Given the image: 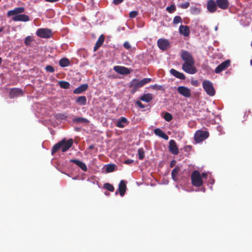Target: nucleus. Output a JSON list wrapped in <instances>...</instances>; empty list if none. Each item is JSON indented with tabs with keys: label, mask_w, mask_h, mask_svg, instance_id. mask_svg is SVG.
<instances>
[{
	"label": "nucleus",
	"mask_w": 252,
	"mask_h": 252,
	"mask_svg": "<svg viewBox=\"0 0 252 252\" xmlns=\"http://www.w3.org/2000/svg\"><path fill=\"white\" fill-rule=\"evenodd\" d=\"M189 2L187 1L184 3L180 4L179 7L183 9H186L189 7Z\"/></svg>",
	"instance_id": "43"
},
{
	"label": "nucleus",
	"mask_w": 252,
	"mask_h": 252,
	"mask_svg": "<svg viewBox=\"0 0 252 252\" xmlns=\"http://www.w3.org/2000/svg\"><path fill=\"white\" fill-rule=\"evenodd\" d=\"M2 62V59L1 58H0V63H1Z\"/></svg>",
	"instance_id": "54"
},
{
	"label": "nucleus",
	"mask_w": 252,
	"mask_h": 252,
	"mask_svg": "<svg viewBox=\"0 0 252 252\" xmlns=\"http://www.w3.org/2000/svg\"><path fill=\"white\" fill-rule=\"evenodd\" d=\"M69 60L67 58H63L59 61V65L61 67H66L69 65Z\"/></svg>",
	"instance_id": "30"
},
{
	"label": "nucleus",
	"mask_w": 252,
	"mask_h": 252,
	"mask_svg": "<svg viewBox=\"0 0 252 252\" xmlns=\"http://www.w3.org/2000/svg\"><path fill=\"white\" fill-rule=\"evenodd\" d=\"M115 165L113 164H109L107 165L106 167V172L107 173L111 172L114 171Z\"/></svg>",
	"instance_id": "33"
},
{
	"label": "nucleus",
	"mask_w": 252,
	"mask_h": 252,
	"mask_svg": "<svg viewBox=\"0 0 252 252\" xmlns=\"http://www.w3.org/2000/svg\"><path fill=\"white\" fill-rule=\"evenodd\" d=\"M115 194H118V191H117L115 192Z\"/></svg>",
	"instance_id": "56"
},
{
	"label": "nucleus",
	"mask_w": 252,
	"mask_h": 252,
	"mask_svg": "<svg viewBox=\"0 0 252 252\" xmlns=\"http://www.w3.org/2000/svg\"><path fill=\"white\" fill-rule=\"evenodd\" d=\"M201 176L202 179V178H207V174L206 173H202V174L201 175Z\"/></svg>",
	"instance_id": "50"
},
{
	"label": "nucleus",
	"mask_w": 252,
	"mask_h": 252,
	"mask_svg": "<svg viewBox=\"0 0 252 252\" xmlns=\"http://www.w3.org/2000/svg\"><path fill=\"white\" fill-rule=\"evenodd\" d=\"M36 34L41 38H48L52 36L51 30L47 29H39L36 31Z\"/></svg>",
	"instance_id": "7"
},
{
	"label": "nucleus",
	"mask_w": 252,
	"mask_h": 252,
	"mask_svg": "<svg viewBox=\"0 0 252 252\" xmlns=\"http://www.w3.org/2000/svg\"><path fill=\"white\" fill-rule=\"evenodd\" d=\"M195 62L184 63L182 65V69L186 73L193 74L197 72V69L194 66Z\"/></svg>",
	"instance_id": "4"
},
{
	"label": "nucleus",
	"mask_w": 252,
	"mask_h": 252,
	"mask_svg": "<svg viewBox=\"0 0 252 252\" xmlns=\"http://www.w3.org/2000/svg\"><path fill=\"white\" fill-rule=\"evenodd\" d=\"M104 188L110 191H114V187L113 186L109 183H105L103 185Z\"/></svg>",
	"instance_id": "35"
},
{
	"label": "nucleus",
	"mask_w": 252,
	"mask_h": 252,
	"mask_svg": "<svg viewBox=\"0 0 252 252\" xmlns=\"http://www.w3.org/2000/svg\"><path fill=\"white\" fill-rule=\"evenodd\" d=\"M250 63H251V65H252V59L251 60Z\"/></svg>",
	"instance_id": "55"
},
{
	"label": "nucleus",
	"mask_w": 252,
	"mask_h": 252,
	"mask_svg": "<svg viewBox=\"0 0 252 252\" xmlns=\"http://www.w3.org/2000/svg\"><path fill=\"white\" fill-rule=\"evenodd\" d=\"M150 88L153 90H157V91H158V90H163V88L162 86H160V85H158L157 84H155V85H151L150 86Z\"/></svg>",
	"instance_id": "38"
},
{
	"label": "nucleus",
	"mask_w": 252,
	"mask_h": 252,
	"mask_svg": "<svg viewBox=\"0 0 252 252\" xmlns=\"http://www.w3.org/2000/svg\"><path fill=\"white\" fill-rule=\"evenodd\" d=\"M70 162L75 163L76 165L79 167L83 171H87V167L86 164L78 159H71Z\"/></svg>",
	"instance_id": "20"
},
{
	"label": "nucleus",
	"mask_w": 252,
	"mask_h": 252,
	"mask_svg": "<svg viewBox=\"0 0 252 252\" xmlns=\"http://www.w3.org/2000/svg\"><path fill=\"white\" fill-rule=\"evenodd\" d=\"M47 2H57V1H58L59 0H45Z\"/></svg>",
	"instance_id": "51"
},
{
	"label": "nucleus",
	"mask_w": 252,
	"mask_h": 252,
	"mask_svg": "<svg viewBox=\"0 0 252 252\" xmlns=\"http://www.w3.org/2000/svg\"><path fill=\"white\" fill-rule=\"evenodd\" d=\"M88 85L87 84H82L79 87H77L73 91V93L74 94H81L85 91H86L88 88Z\"/></svg>",
	"instance_id": "24"
},
{
	"label": "nucleus",
	"mask_w": 252,
	"mask_h": 252,
	"mask_svg": "<svg viewBox=\"0 0 252 252\" xmlns=\"http://www.w3.org/2000/svg\"><path fill=\"white\" fill-rule=\"evenodd\" d=\"M138 158L142 160L144 158L145 153L143 148H139L138 150Z\"/></svg>",
	"instance_id": "36"
},
{
	"label": "nucleus",
	"mask_w": 252,
	"mask_h": 252,
	"mask_svg": "<svg viewBox=\"0 0 252 252\" xmlns=\"http://www.w3.org/2000/svg\"><path fill=\"white\" fill-rule=\"evenodd\" d=\"M114 70L117 73L123 74L127 75L130 73L129 69L126 67L116 65L114 67Z\"/></svg>",
	"instance_id": "15"
},
{
	"label": "nucleus",
	"mask_w": 252,
	"mask_h": 252,
	"mask_svg": "<svg viewBox=\"0 0 252 252\" xmlns=\"http://www.w3.org/2000/svg\"><path fill=\"white\" fill-rule=\"evenodd\" d=\"M129 122L127 119L125 117H122L117 120L116 126L119 128H124L127 126Z\"/></svg>",
	"instance_id": "16"
},
{
	"label": "nucleus",
	"mask_w": 252,
	"mask_h": 252,
	"mask_svg": "<svg viewBox=\"0 0 252 252\" xmlns=\"http://www.w3.org/2000/svg\"><path fill=\"white\" fill-rule=\"evenodd\" d=\"M151 81H152L151 78H144V79L140 80V82L141 83L142 86H143L145 84L150 82Z\"/></svg>",
	"instance_id": "42"
},
{
	"label": "nucleus",
	"mask_w": 252,
	"mask_h": 252,
	"mask_svg": "<svg viewBox=\"0 0 252 252\" xmlns=\"http://www.w3.org/2000/svg\"><path fill=\"white\" fill-rule=\"evenodd\" d=\"M72 122L76 124H88L89 121L85 118L78 117L72 119Z\"/></svg>",
	"instance_id": "28"
},
{
	"label": "nucleus",
	"mask_w": 252,
	"mask_h": 252,
	"mask_svg": "<svg viewBox=\"0 0 252 252\" xmlns=\"http://www.w3.org/2000/svg\"><path fill=\"white\" fill-rule=\"evenodd\" d=\"M126 186L124 180H121L119 185L118 191L121 196H123L126 192Z\"/></svg>",
	"instance_id": "19"
},
{
	"label": "nucleus",
	"mask_w": 252,
	"mask_h": 252,
	"mask_svg": "<svg viewBox=\"0 0 252 252\" xmlns=\"http://www.w3.org/2000/svg\"><path fill=\"white\" fill-rule=\"evenodd\" d=\"M173 118L172 115L166 112L164 116V119L167 121V122H170L172 120Z\"/></svg>",
	"instance_id": "37"
},
{
	"label": "nucleus",
	"mask_w": 252,
	"mask_h": 252,
	"mask_svg": "<svg viewBox=\"0 0 252 252\" xmlns=\"http://www.w3.org/2000/svg\"><path fill=\"white\" fill-rule=\"evenodd\" d=\"M45 69L47 72H49L50 73H53L55 71L54 68L52 65H47L45 67Z\"/></svg>",
	"instance_id": "41"
},
{
	"label": "nucleus",
	"mask_w": 252,
	"mask_h": 252,
	"mask_svg": "<svg viewBox=\"0 0 252 252\" xmlns=\"http://www.w3.org/2000/svg\"><path fill=\"white\" fill-rule=\"evenodd\" d=\"M217 6L223 10H225L228 8L229 5V3L228 0H216Z\"/></svg>",
	"instance_id": "17"
},
{
	"label": "nucleus",
	"mask_w": 252,
	"mask_h": 252,
	"mask_svg": "<svg viewBox=\"0 0 252 252\" xmlns=\"http://www.w3.org/2000/svg\"><path fill=\"white\" fill-rule=\"evenodd\" d=\"M23 95L24 92L22 90L17 88L11 89L9 92V97L10 98L22 96Z\"/></svg>",
	"instance_id": "10"
},
{
	"label": "nucleus",
	"mask_w": 252,
	"mask_h": 252,
	"mask_svg": "<svg viewBox=\"0 0 252 252\" xmlns=\"http://www.w3.org/2000/svg\"><path fill=\"white\" fill-rule=\"evenodd\" d=\"M181 58L184 63H191L195 62L191 54L189 51L186 50H182Z\"/></svg>",
	"instance_id": "8"
},
{
	"label": "nucleus",
	"mask_w": 252,
	"mask_h": 252,
	"mask_svg": "<svg viewBox=\"0 0 252 252\" xmlns=\"http://www.w3.org/2000/svg\"><path fill=\"white\" fill-rule=\"evenodd\" d=\"M32 41L33 39L32 37L31 36H28L25 38L24 43L27 46H29L31 45Z\"/></svg>",
	"instance_id": "34"
},
{
	"label": "nucleus",
	"mask_w": 252,
	"mask_h": 252,
	"mask_svg": "<svg viewBox=\"0 0 252 252\" xmlns=\"http://www.w3.org/2000/svg\"><path fill=\"white\" fill-rule=\"evenodd\" d=\"M4 27H0V32H2L3 30H4Z\"/></svg>",
	"instance_id": "53"
},
{
	"label": "nucleus",
	"mask_w": 252,
	"mask_h": 252,
	"mask_svg": "<svg viewBox=\"0 0 252 252\" xmlns=\"http://www.w3.org/2000/svg\"><path fill=\"white\" fill-rule=\"evenodd\" d=\"M76 102L80 105H84L86 104L87 98L85 96H79L76 100Z\"/></svg>",
	"instance_id": "29"
},
{
	"label": "nucleus",
	"mask_w": 252,
	"mask_h": 252,
	"mask_svg": "<svg viewBox=\"0 0 252 252\" xmlns=\"http://www.w3.org/2000/svg\"><path fill=\"white\" fill-rule=\"evenodd\" d=\"M136 105H137L140 108H144L145 105L143 104L141 101L138 100L135 103Z\"/></svg>",
	"instance_id": "46"
},
{
	"label": "nucleus",
	"mask_w": 252,
	"mask_h": 252,
	"mask_svg": "<svg viewBox=\"0 0 252 252\" xmlns=\"http://www.w3.org/2000/svg\"><path fill=\"white\" fill-rule=\"evenodd\" d=\"M191 183L193 186L196 187H201L203 183L201 174L198 170H194L191 175Z\"/></svg>",
	"instance_id": "3"
},
{
	"label": "nucleus",
	"mask_w": 252,
	"mask_h": 252,
	"mask_svg": "<svg viewBox=\"0 0 252 252\" xmlns=\"http://www.w3.org/2000/svg\"><path fill=\"white\" fill-rule=\"evenodd\" d=\"M170 73L176 77V78L181 79L185 80L186 78L185 75L182 72H179L175 69L172 68L170 70Z\"/></svg>",
	"instance_id": "23"
},
{
	"label": "nucleus",
	"mask_w": 252,
	"mask_h": 252,
	"mask_svg": "<svg viewBox=\"0 0 252 252\" xmlns=\"http://www.w3.org/2000/svg\"><path fill=\"white\" fill-rule=\"evenodd\" d=\"M251 46H252V42H251Z\"/></svg>",
	"instance_id": "57"
},
{
	"label": "nucleus",
	"mask_w": 252,
	"mask_h": 252,
	"mask_svg": "<svg viewBox=\"0 0 252 252\" xmlns=\"http://www.w3.org/2000/svg\"><path fill=\"white\" fill-rule=\"evenodd\" d=\"M133 162V159H128L126 160L125 161L124 163L126 164H129L132 163Z\"/></svg>",
	"instance_id": "48"
},
{
	"label": "nucleus",
	"mask_w": 252,
	"mask_h": 252,
	"mask_svg": "<svg viewBox=\"0 0 252 252\" xmlns=\"http://www.w3.org/2000/svg\"><path fill=\"white\" fill-rule=\"evenodd\" d=\"M123 45L126 49L129 50L131 48V45L128 41L125 42Z\"/></svg>",
	"instance_id": "45"
},
{
	"label": "nucleus",
	"mask_w": 252,
	"mask_h": 252,
	"mask_svg": "<svg viewBox=\"0 0 252 252\" xmlns=\"http://www.w3.org/2000/svg\"><path fill=\"white\" fill-rule=\"evenodd\" d=\"M180 171V168L179 166H176L172 171L171 172V177L172 179L175 181H177L178 180V175L179 174V171Z\"/></svg>",
	"instance_id": "26"
},
{
	"label": "nucleus",
	"mask_w": 252,
	"mask_h": 252,
	"mask_svg": "<svg viewBox=\"0 0 252 252\" xmlns=\"http://www.w3.org/2000/svg\"><path fill=\"white\" fill-rule=\"evenodd\" d=\"M230 64V61L229 60H226L224 62L219 64L215 70L216 73H220L221 71L226 69Z\"/></svg>",
	"instance_id": "11"
},
{
	"label": "nucleus",
	"mask_w": 252,
	"mask_h": 252,
	"mask_svg": "<svg viewBox=\"0 0 252 252\" xmlns=\"http://www.w3.org/2000/svg\"><path fill=\"white\" fill-rule=\"evenodd\" d=\"M130 86V87L133 88L132 90V92H135L137 89L143 87L140 81H139L138 80L136 79H133L131 81Z\"/></svg>",
	"instance_id": "18"
},
{
	"label": "nucleus",
	"mask_w": 252,
	"mask_h": 252,
	"mask_svg": "<svg viewBox=\"0 0 252 252\" xmlns=\"http://www.w3.org/2000/svg\"><path fill=\"white\" fill-rule=\"evenodd\" d=\"M124 0H113V2L115 5H118L120 3H121L122 2H123Z\"/></svg>",
	"instance_id": "47"
},
{
	"label": "nucleus",
	"mask_w": 252,
	"mask_h": 252,
	"mask_svg": "<svg viewBox=\"0 0 252 252\" xmlns=\"http://www.w3.org/2000/svg\"><path fill=\"white\" fill-rule=\"evenodd\" d=\"M58 84L61 88L65 89H69L70 86L68 82L65 81H59Z\"/></svg>",
	"instance_id": "31"
},
{
	"label": "nucleus",
	"mask_w": 252,
	"mask_h": 252,
	"mask_svg": "<svg viewBox=\"0 0 252 252\" xmlns=\"http://www.w3.org/2000/svg\"><path fill=\"white\" fill-rule=\"evenodd\" d=\"M94 146L93 145H90L89 147V150H93L94 149Z\"/></svg>",
	"instance_id": "52"
},
{
	"label": "nucleus",
	"mask_w": 252,
	"mask_h": 252,
	"mask_svg": "<svg viewBox=\"0 0 252 252\" xmlns=\"http://www.w3.org/2000/svg\"><path fill=\"white\" fill-rule=\"evenodd\" d=\"M182 21V18L180 16H176L173 19V23L174 24H177L178 23H181Z\"/></svg>",
	"instance_id": "39"
},
{
	"label": "nucleus",
	"mask_w": 252,
	"mask_h": 252,
	"mask_svg": "<svg viewBox=\"0 0 252 252\" xmlns=\"http://www.w3.org/2000/svg\"><path fill=\"white\" fill-rule=\"evenodd\" d=\"M154 132L156 135L163 138L164 140H167L169 138L168 136L159 128L155 129Z\"/></svg>",
	"instance_id": "22"
},
{
	"label": "nucleus",
	"mask_w": 252,
	"mask_h": 252,
	"mask_svg": "<svg viewBox=\"0 0 252 252\" xmlns=\"http://www.w3.org/2000/svg\"><path fill=\"white\" fill-rule=\"evenodd\" d=\"M153 94H152L148 93L144 94L140 97V99L141 100L146 102H149L153 99Z\"/></svg>",
	"instance_id": "27"
},
{
	"label": "nucleus",
	"mask_w": 252,
	"mask_h": 252,
	"mask_svg": "<svg viewBox=\"0 0 252 252\" xmlns=\"http://www.w3.org/2000/svg\"><path fill=\"white\" fill-rule=\"evenodd\" d=\"M105 36L103 34H101L97 40L94 47V51L95 52L102 45L104 42Z\"/></svg>",
	"instance_id": "25"
},
{
	"label": "nucleus",
	"mask_w": 252,
	"mask_h": 252,
	"mask_svg": "<svg viewBox=\"0 0 252 252\" xmlns=\"http://www.w3.org/2000/svg\"><path fill=\"white\" fill-rule=\"evenodd\" d=\"M207 10L210 13H214L217 10V4L216 1L214 0H209L208 1L207 3Z\"/></svg>",
	"instance_id": "14"
},
{
	"label": "nucleus",
	"mask_w": 252,
	"mask_h": 252,
	"mask_svg": "<svg viewBox=\"0 0 252 252\" xmlns=\"http://www.w3.org/2000/svg\"><path fill=\"white\" fill-rule=\"evenodd\" d=\"M202 86L206 92L210 96H213L215 94V90L213 87L212 83L209 80H205L202 83Z\"/></svg>",
	"instance_id": "5"
},
{
	"label": "nucleus",
	"mask_w": 252,
	"mask_h": 252,
	"mask_svg": "<svg viewBox=\"0 0 252 252\" xmlns=\"http://www.w3.org/2000/svg\"><path fill=\"white\" fill-rule=\"evenodd\" d=\"M157 44L159 48L163 51L166 50L170 47V42L166 39L160 38L158 39Z\"/></svg>",
	"instance_id": "9"
},
{
	"label": "nucleus",
	"mask_w": 252,
	"mask_h": 252,
	"mask_svg": "<svg viewBox=\"0 0 252 252\" xmlns=\"http://www.w3.org/2000/svg\"><path fill=\"white\" fill-rule=\"evenodd\" d=\"M166 9V10L170 13H173L174 11L176 10L175 6L173 4H172L169 6H167Z\"/></svg>",
	"instance_id": "40"
},
{
	"label": "nucleus",
	"mask_w": 252,
	"mask_h": 252,
	"mask_svg": "<svg viewBox=\"0 0 252 252\" xmlns=\"http://www.w3.org/2000/svg\"><path fill=\"white\" fill-rule=\"evenodd\" d=\"M178 93L186 97H189L191 95V90L185 86H179L177 88Z\"/></svg>",
	"instance_id": "12"
},
{
	"label": "nucleus",
	"mask_w": 252,
	"mask_h": 252,
	"mask_svg": "<svg viewBox=\"0 0 252 252\" xmlns=\"http://www.w3.org/2000/svg\"><path fill=\"white\" fill-rule=\"evenodd\" d=\"M190 11L192 14H198L201 12V8L196 6L191 7Z\"/></svg>",
	"instance_id": "32"
},
{
	"label": "nucleus",
	"mask_w": 252,
	"mask_h": 252,
	"mask_svg": "<svg viewBox=\"0 0 252 252\" xmlns=\"http://www.w3.org/2000/svg\"><path fill=\"white\" fill-rule=\"evenodd\" d=\"M169 144V151L175 155H178L179 150L175 141L174 140H170Z\"/></svg>",
	"instance_id": "13"
},
{
	"label": "nucleus",
	"mask_w": 252,
	"mask_h": 252,
	"mask_svg": "<svg viewBox=\"0 0 252 252\" xmlns=\"http://www.w3.org/2000/svg\"><path fill=\"white\" fill-rule=\"evenodd\" d=\"M138 12L137 11H132L129 13V17L134 18L138 15Z\"/></svg>",
	"instance_id": "44"
},
{
	"label": "nucleus",
	"mask_w": 252,
	"mask_h": 252,
	"mask_svg": "<svg viewBox=\"0 0 252 252\" xmlns=\"http://www.w3.org/2000/svg\"><path fill=\"white\" fill-rule=\"evenodd\" d=\"M179 32L185 36H189L190 33L189 29L188 26L181 25L179 27Z\"/></svg>",
	"instance_id": "21"
},
{
	"label": "nucleus",
	"mask_w": 252,
	"mask_h": 252,
	"mask_svg": "<svg viewBox=\"0 0 252 252\" xmlns=\"http://www.w3.org/2000/svg\"><path fill=\"white\" fill-rule=\"evenodd\" d=\"M176 163V161L175 160H172L170 162V166L171 167H173L175 165Z\"/></svg>",
	"instance_id": "49"
},
{
	"label": "nucleus",
	"mask_w": 252,
	"mask_h": 252,
	"mask_svg": "<svg viewBox=\"0 0 252 252\" xmlns=\"http://www.w3.org/2000/svg\"><path fill=\"white\" fill-rule=\"evenodd\" d=\"M209 136V133L207 131L197 130L194 136V140L196 143H199L206 139Z\"/></svg>",
	"instance_id": "6"
},
{
	"label": "nucleus",
	"mask_w": 252,
	"mask_h": 252,
	"mask_svg": "<svg viewBox=\"0 0 252 252\" xmlns=\"http://www.w3.org/2000/svg\"><path fill=\"white\" fill-rule=\"evenodd\" d=\"M25 8L23 7H16L12 10L8 11L7 16L10 17L13 16L12 20L14 21L28 22L30 20L29 16L25 14H20L24 12Z\"/></svg>",
	"instance_id": "1"
},
{
	"label": "nucleus",
	"mask_w": 252,
	"mask_h": 252,
	"mask_svg": "<svg viewBox=\"0 0 252 252\" xmlns=\"http://www.w3.org/2000/svg\"><path fill=\"white\" fill-rule=\"evenodd\" d=\"M73 144V140L72 139L66 140L65 138H63L61 141L54 145L52 149V154L53 155L60 149H62L63 152H65L71 147Z\"/></svg>",
	"instance_id": "2"
}]
</instances>
